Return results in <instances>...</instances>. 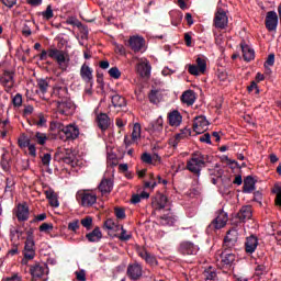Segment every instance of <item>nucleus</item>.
Masks as SVG:
<instances>
[{
  "label": "nucleus",
  "mask_w": 281,
  "mask_h": 281,
  "mask_svg": "<svg viewBox=\"0 0 281 281\" xmlns=\"http://www.w3.org/2000/svg\"><path fill=\"white\" fill-rule=\"evenodd\" d=\"M37 117L38 120L36 119L33 120V124H35V126H40V127L47 126V119H45V115H43V113H40Z\"/></svg>",
  "instance_id": "nucleus-41"
},
{
  "label": "nucleus",
  "mask_w": 281,
  "mask_h": 281,
  "mask_svg": "<svg viewBox=\"0 0 281 281\" xmlns=\"http://www.w3.org/2000/svg\"><path fill=\"white\" fill-rule=\"evenodd\" d=\"M50 161H52V154L46 153V154H44V155L42 156V164H43V166L48 167L49 164H50Z\"/></svg>",
  "instance_id": "nucleus-56"
},
{
  "label": "nucleus",
  "mask_w": 281,
  "mask_h": 281,
  "mask_svg": "<svg viewBox=\"0 0 281 281\" xmlns=\"http://www.w3.org/2000/svg\"><path fill=\"white\" fill-rule=\"evenodd\" d=\"M18 143L20 148H29L32 145L30 139H19Z\"/></svg>",
  "instance_id": "nucleus-60"
},
{
  "label": "nucleus",
  "mask_w": 281,
  "mask_h": 281,
  "mask_svg": "<svg viewBox=\"0 0 281 281\" xmlns=\"http://www.w3.org/2000/svg\"><path fill=\"white\" fill-rule=\"evenodd\" d=\"M98 189L102 194H111L113 192V180L103 178Z\"/></svg>",
  "instance_id": "nucleus-25"
},
{
  "label": "nucleus",
  "mask_w": 281,
  "mask_h": 281,
  "mask_svg": "<svg viewBox=\"0 0 281 281\" xmlns=\"http://www.w3.org/2000/svg\"><path fill=\"white\" fill-rule=\"evenodd\" d=\"M67 125H64L60 122H54L50 124V128H56L59 133V137H63V128H66Z\"/></svg>",
  "instance_id": "nucleus-51"
},
{
  "label": "nucleus",
  "mask_w": 281,
  "mask_h": 281,
  "mask_svg": "<svg viewBox=\"0 0 281 281\" xmlns=\"http://www.w3.org/2000/svg\"><path fill=\"white\" fill-rule=\"evenodd\" d=\"M29 155H31V157H36V146H34V144L30 145Z\"/></svg>",
  "instance_id": "nucleus-64"
},
{
  "label": "nucleus",
  "mask_w": 281,
  "mask_h": 281,
  "mask_svg": "<svg viewBox=\"0 0 281 281\" xmlns=\"http://www.w3.org/2000/svg\"><path fill=\"white\" fill-rule=\"evenodd\" d=\"M14 186H15L14 179L7 178L4 192H12L14 190Z\"/></svg>",
  "instance_id": "nucleus-50"
},
{
  "label": "nucleus",
  "mask_w": 281,
  "mask_h": 281,
  "mask_svg": "<svg viewBox=\"0 0 281 281\" xmlns=\"http://www.w3.org/2000/svg\"><path fill=\"white\" fill-rule=\"evenodd\" d=\"M104 229L113 231V229H120V225L115 223L112 218H108L103 224Z\"/></svg>",
  "instance_id": "nucleus-39"
},
{
  "label": "nucleus",
  "mask_w": 281,
  "mask_h": 281,
  "mask_svg": "<svg viewBox=\"0 0 281 281\" xmlns=\"http://www.w3.org/2000/svg\"><path fill=\"white\" fill-rule=\"evenodd\" d=\"M266 29L268 32H276L278 30V13L276 11H269L266 14Z\"/></svg>",
  "instance_id": "nucleus-14"
},
{
  "label": "nucleus",
  "mask_w": 281,
  "mask_h": 281,
  "mask_svg": "<svg viewBox=\"0 0 281 281\" xmlns=\"http://www.w3.org/2000/svg\"><path fill=\"white\" fill-rule=\"evenodd\" d=\"M0 85L8 87V89H12V87H14V71L3 70L0 76Z\"/></svg>",
  "instance_id": "nucleus-16"
},
{
  "label": "nucleus",
  "mask_w": 281,
  "mask_h": 281,
  "mask_svg": "<svg viewBox=\"0 0 281 281\" xmlns=\"http://www.w3.org/2000/svg\"><path fill=\"white\" fill-rule=\"evenodd\" d=\"M207 69V61L201 57L196 58V65H189L188 71L191 76H201Z\"/></svg>",
  "instance_id": "nucleus-8"
},
{
  "label": "nucleus",
  "mask_w": 281,
  "mask_h": 281,
  "mask_svg": "<svg viewBox=\"0 0 281 281\" xmlns=\"http://www.w3.org/2000/svg\"><path fill=\"white\" fill-rule=\"evenodd\" d=\"M15 216L20 222L27 221V218H30V207L27 204H19Z\"/></svg>",
  "instance_id": "nucleus-23"
},
{
  "label": "nucleus",
  "mask_w": 281,
  "mask_h": 281,
  "mask_svg": "<svg viewBox=\"0 0 281 281\" xmlns=\"http://www.w3.org/2000/svg\"><path fill=\"white\" fill-rule=\"evenodd\" d=\"M79 136H80V128H78L77 125L69 124L63 128V134L60 136V139H64V142H69V140L78 139Z\"/></svg>",
  "instance_id": "nucleus-6"
},
{
  "label": "nucleus",
  "mask_w": 281,
  "mask_h": 281,
  "mask_svg": "<svg viewBox=\"0 0 281 281\" xmlns=\"http://www.w3.org/2000/svg\"><path fill=\"white\" fill-rule=\"evenodd\" d=\"M140 159L144 164H153V156H150L148 153H144Z\"/></svg>",
  "instance_id": "nucleus-59"
},
{
  "label": "nucleus",
  "mask_w": 281,
  "mask_h": 281,
  "mask_svg": "<svg viewBox=\"0 0 281 281\" xmlns=\"http://www.w3.org/2000/svg\"><path fill=\"white\" fill-rule=\"evenodd\" d=\"M86 238L89 243H100L102 240V231L97 226L92 232L86 234Z\"/></svg>",
  "instance_id": "nucleus-29"
},
{
  "label": "nucleus",
  "mask_w": 281,
  "mask_h": 281,
  "mask_svg": "<svg viewBox=\"0 0 281 281\" xmlns=\"http://www.w3.org/2000/svg\"><path fill=\"white\" fill-rule=\"evenodd\" d=\"M150 61L145 59L136 65V71L140 78H150Z\"/></svg>",
  "instance_id": "nucleus-18"
},
{
  "label": "nucleus",
  "mask_w": 281,
  "mask_h": 281,
  "mask_svg": "<svg viewBox=\"0 0 281 281\" xmlns=\"http://www.w3.org/2000/svg\"><path fill=\"white\" fill-rule=\"evenodd\" d=\"M148 98L151 104H159L164 95L161 94L160 90H151L148 94Z\"/></svg>",
  "instance_id": "nucleus-34"
},
{
  "label": "nucleus",
  "mask_w": 281,
  "mask_h": 281,
  "mask_svg": "<svg viewBox=\"0 0 281 281\" xmlns=\"http://www.w3.org/2000/svg\"><path fill=\"white\" fill-rule=\"evenodd\" d=\"M238 243V229L232 228L227 232L224 238V249H234Z\"/></svg>",
  "instance_id": "nucleus-10"
},
{
  "label": "nucleus",
  "mask_w": 281,
  "mask_h": 281,
  "mask_svg": "<svg viewBox=\"0 0 281 281\" xmlns=\"http://www.w3.org/2000/svg\"><path fill=\"white\" fill-rule=\"evenodd\" d=\"M133 238V235L126 234V229H124V226H121V234L119 236V239L122 240V243H126L127 240H131Z\"/></svg>",
  "instance_id": "nucleus-46"
},
{
  "label": "nucleus",
  "mask_w": 281,
  "mask_h": 281,
  "mask_svg": "<svg viewBox=\"0 0 281 281\" xmlns=\"http://www.w3.org/2000/svg\"><path fill=\"white\" fill-rule=\"evenodd\" d=\"M75 276L78 281H87V271L85 269L76 271Z\"/></svg>",
  "instance_id": "nucleus-55"
},
{
  "label": "nucleus",
  "mask_w": 281,
  "mask_h": 281,
  "mask_svg": "<svg viewBox=\"0 0 281 281\" xmlns=\"http://www.w3.org/2000/svg\"><path fill=\"white\" fill-rule=\"evenodd\" d=\"M192 135V131L188 127H184L183 130L180 131V133L177 134V139H188Z\"/></svg>",
  "instance_id": "nucleus-43"
},
{
  "label": "nucleus",
  "mask_w": 281,
  "mask_h": 281,
  "mask_svg": "<svg viewBox=\"0 0 281 281\" xmlns=\"http://www.w3.org/2000/svg\"><path fill=\"white\" fill-rule=\"evenodd\" d=\"M142 137V125L139 123L134 124L133 132H132V140L135 142Z\"/></svg>",
  "instance_id": "nucleus-37"
},
{
  "label": "nucleus",
  "mask_w": 281,
  "mask_h": 281,
  "mask_svg": "<svg viewBox=\"0 0 281 281\" xmlns=\"http://www.w3.org/2000/svg\"><path fill=\"white\" fill-rule=\"evenodd\" d=\"M127 47L134 52V54H144L146 52V40L139 35H133L127 41Z\"/></svg>",
  "instance_id": "nucleus-5"
},
{
  "label": "nucleus",
  "mask_w": 281,
  "mask_h": 281,
  "mask_svg": "<svg viewBox=\"0 0 281 281\" xmlns=\"http://www.w3.org/2000/svg\"><path fill=\"white\" fill-rule=\"evenodd\" d=\"M76 199L82 207H91L98 202V195L91 193L89 190H79L76 193Z\"/></svg>",
  "instance_id": "nucleus-3"
},
{
  "label": "nucleus",
  "mask_w": 281,
  "mask_h": 281,
  "mask_svg": "<svg viewBox=\"0 0 281 281\" xmlns=\"http://www.w3.org/2000/svg\"><path fill=\"white\" fill-rule=\"evenodd\" d=\"M69 232H78L80 229V221L75 220L68 224Z\"/></svg>",
  "instance_id": "nucleus-54"
},
{
  "label": "nucleus",
  "mask_w": 281,
  "mask_h": 281,
  "mask_svg": "<svg viewBox=\"0 0 281 281\" xmlns=\"http://www.w3.org/2000/svg\"><path fill=\"white\" fill-rule=\"evenodd\" d=\"M47 56L48 58L56 60L61 71H67V68L69 67V58L65 55V50L58 48H49L48 50L43 49L40 54V60H47Z\"/></svg>",
  "instance_id": "nucleus-1"
},
{
  "label": "nucleus",
  "mask_w": 281,
  "mask_h": 281,
  "mask_svg": "<svg viewBox=\"0 0 281 281\" xmlns=\"http://www.w3.org/2000/svg\"><path fill=\"white\" fill-rule=\"evenodd\" d=\"M209 126H210V122L207 121V119L205 116L200 115L194 119L193 131L198 135L205 133V131H207Z\"/></svg>",
  "instance_id": "nucleus-11"
},
{
  "label": "nucleus",
  "mask_w": 281,
  "mask_h": 281,
  "mask_svg": "<svg viewBox=\"0 0 281 281\" xmlns=\"http://www.w3.org/2000/svg\"><path fill=\"white\" fill-rule=\"evenodd\" d=\"M276 63V55L270 54L265 63V67H273Z\"/></svg>",
  "instance_id": "nucleus-58"
},
{
  "label": "nucleus",
  "mask_w": 281,
  "mask_h": 281,
  "mask_svg": "<svg viewBox=\"0 0 281 281\" xmlns=\"http://www.w3.org/2000/svg\"><path fill=\"white\" fill-rule=\"evenodd\" d=\"M54 229V224L52 223H43L40 226V232H43L44 234H49Z\"/></svg>",
  "instance_id": "nucleus-47"
},
{
  "label": "nucleus",
  "mask_w": 281,
  "mask_h": 281,
  "mask_svg": "<svg viewBox=\"0 0 281 281\" xmlns=\"http://www.w3.org/2000/svg\"><path fill=\"white\" fill-rule=\"evenodd\" d=\"M145 262H147V265H150L151 267H155V265H157V259H155V257L153 256H148L146 259H145Z\"/></svg>",
  "instance_id": "nucleus-63"
},
{
  "label": "nucleus",
  "mask_w": 281,
  "mask_h": 281,
  "mask_svg": "<svg viewBox=\"0 0 281 281\" xmlns=\"http://www.w3.org/2000/svg\"><path fill=\"white\" fill-rule=\"evenodd\" d=\"M200 142L202 144H212V136L210 133H205L204 135L200 136Z\"/></svg>",
  "instance_id": "nucleus-57"
},
{
  "label": "nucleus",
  "mask_w": 281,
  "mask_h": 281,
  "mask_svg": "<svg viewBox=\"0 0 281 281\" xmlns=\"http://www.w3.org/2000/svg\"><path fill=\"white\" fill-rule=\"evenodd\" d=\"M179 251L183 256H196V254H199V246L194 245L192 241H182Z\"/></svg>",
  "instance_id": "nucleus-12"
},
{
  "label": "nucleus",
  "mask_w": 281,
  "mask_h": 281,
  "mask_svg": "<svg viewBox=\"0 0 281 281\" xmlns=\"http://www.w3.org/2000/svg\"><path fill=\"white\" fill-rule=\"evenodd\" d=\"M228 220L229 217L227 213H225V211H221L209 225V229H223V227L227 225Z\"/></svg>",
  "instance_id": "nucleus-9"
},
{
  "label": "nucleus",
  "mask_w": 281,
  "mask_h": 281,
  "mask_svg": "<svg viewBox=\"0 0 281 281\" xmlns=\"http://www.w3.org/2000/svg\"><path fill=\"white\" fill-rule=\"evenodd\" d=\"M12 104L15 109L23 105V95L21 93H16L12 99Z\"/></svg>",
  "instance_id": "nucleus-44"
},
{
  "label": "nucleus",
  "mask_w": 281,
  "mask_h": 281,
  "mask_svg": "<svg viewBox=\"0 0 281 281\" xmlns=\"http://www.w3.org/2000/svg\"><path fill=\"white\" fill-rule=\"evenodd\" d=\"M11 159L8 154L1 155L0 166L4 172H10L12 166L10 165Z\"/></svg>",
  "instance_id": "nucleus-35"
},
{
  "label": "nucleus",
  "mask_w": 281,
  "mask_h": 281,
  "mask_svg": "<svg viewBox=\"0 0 281 281\" xmlns=\"http://www.w3.org/2000/svg\"><path fill=\"white\" fill-rule=\"evenodd\" d=\"M241 52L244 60L249 63L250 60H254L256 57V53L254 52V48H250L249 45H247L245 42L240 43Z\"/></svg>",
  "instance_id": "nucleus-26"
},
{
  "label": "nucleus",
  "mask_w": 281,
  "mask_h": 281,
  "mask_svg": "<svg viewBox=\"0 0 281 281\" xmlns=\"http://www.w3.org/2000/svg\"><path fill=\"white\" fill-rule=\"evenodd\" d=\"M267 273V267L259 265L256 267L255 269V276H257V278H260L261 276H265Z\"/></svg>",
  "instance_id": "nucleus-53"
},
{
  "label": "nucleus",
  "mask_w": 281,
  "mask_h": 281,
  "mask_svg": "<svg viewBox=\"0 0 281 281\" xmlns=\"http://www.w3.org/2000/svg\"><path fill=\"white\" fill-rule=\"evenodd\" d=\"M29 268L32 280H38L43 278V276H45V270L47 269V266L35 262L33 265H30Z\"/></svg>",
  "instance_id": "nucleus-13"
},
{
  "label": "nucleus",
  "mask_w": 281,
  "mask_h": 281,
  "mask_svg": "<svg viewBox=\"0 0 281 281\" xmlns=\"http://www.w3.org/2000/svg\"><path fill=\"white\" fill-rule=\"evenodd\" d=\"M251 216H254L251 206H243L238 213V218L241 221V223H245V221H249Z\"/></svg>",
  "instance_id": "nucleus-32"
},
{
  "label": "nucleus",
  "mask_w": 281,
  "mask_h": 281,
  "mask_svg": "<svg viewBox=\"0 0 281 281\" xmlns=\"http://www.w3.org/2000/svg\"><path fill=\"white\" fill-rule=\"evenodd\" d=\"M80 77L87 85H93V68L85 63L80 68Z\"/></svg>",
  "instance_id": "nucleus-15"
},
{
  "label": "nucleus",
  "mask_w": 281,
  "mask_h": 281,
  "mask_svg": "<svg viewBox=\"0 0 281 281\" xmlns=\"http://www.w3.org/2000/svg\"><path fill=\"white\" fill-rule=\"evenodd\" d=\"M112 105L114 109H124L126 106V99L120 94L112 95Z\"/></svg>",
  "instance_id": "nucleus-33"
},
{
  "label": "nucleus",
  "mask_w": 281,
  "mask_h": 281,
  "mask_svg": "<svg viewBox=\"0 0 281 281\" xmlns=\"http://www.w3.org/2000/svg\"><path fill=\"white\" fill-rule=\"evenodd\" d=\"M168 122L170 126H175V124H177V110H172L168 114Z\"/></svg>",
  "instance_id": "nucleus-52"
},
{
  "label": "nucleus",
  "mask_w": 281,
  "mask_h": 281,
  "mask_svg": "<svg viewBox=\"0 0 281 281\" xmlns=\"http://www.w3.org/2000/svg\"><path fill=\"white\" fill-rule=\"evenodd\" d=\"M147 133H161L164 131V117L159 116L156 121L150 122L146 127Z\"/></svg>",
  "instance_id": "nucleus-22"
},
{
  "label": "nucleus",
  "mask_w": 281,
  "mask_h": 281,
  "mask_svg": "<svg viewBox=\"0 0 281 281\" xmlns=\"http://www.w3.org/2000/svg\"><path fill=\"white\" fill-rule=\"evenodd\" d=\"M63 154L64 164H68V166H72L74 168L76 166V154H74V151L69 148L64 149Z\"/></svg>",
  "instance_id": "nucleus-31"
},
{
  "label": "nucleus",
  "mask_w": 281,
  "mask_h": 281,
  "mask_svg": "<svg viewBox=\"0 0 281 281\" xmlns=\"http://www.w3.org/2000/svg\"><path fill=\"white\" fill-rule=\"evenodd\" d=\"M245 247H246V254H254V251L258 249V237L254 235H251L250 237H247Z\"/></svg>",
  "instance_id": "nucleus-27"
},
{
  "label": "nucleus",
  "mask_w": 281,
  "mask_h": 281,
  "mask_svg": "<svg viewBox=\"0 0 281 281\" xmlns=\"http://www.w3.org/2000/svg\"><path fill=\"white\" fill-rule=\"evenodd\" d=\"M109 75H110L111 78H114V80H117L122 76V72L120 71L119 67H112L109 70Z\"/></svg>",
  "instance_id": "nucleus-48"
},
{
  "label": "nucleus",
  "mask_w": 281,
  "mask_h": 281,
  "mask_svg": "<svg viewBox=\"0 0 281 281\" xmlns=\"http://www.w3.org/2000/svg\"><path fill=\"white\" fill-rule=\"evenodd\" d=\"M203 276H204V280H216V270L210 267L204 270Z\"/></svg>",
  "instance_id": "nucleus-38"
},
{
  "label": "nucleus",
  "mask_w": 281,
  "mask_h": 281,
  "mask_svg": "<svg viewBox=\"0 0 281 281\" xmlns=\"http://www.w3.org/2000/svg\"><path fill=\"white\" fill-rule=\"evenodd\" d=\"M36 256V243L34 240H25L24 258L26 260H34Z\"/></svg>",
  "instance_id": "nucleus-20"
},
{
  "label": "nucleus",
  "mask_w": 281,
  "mask_h": 281,
  "mask_svg": "<svg viewBox=\"0 0 281 281\" xmlns=\"http://www.w3.org/2000/svg\"><path fill=\"white\" fill-rule=\"evenodd\" d=\"M213 23L217 30H225V27H227V24L229 23L227 12H225L222 8H218L215 12Z\"/></svg>",
  "instance_id": "nucleus-7"
},
{
  "label": "nucleus",
  "mask_w": 281,
  "mask_h": 281,
  "mask_svg": "<svg viewBox=\"0 0 281 281\" xmlns=\"http://www.w3.org/2000/svg\"><path fill=\"white\" fill-rule=\"evenodd\" d=\"M81 225L82 227H86V229H91L93 225V217L86 216L85 218L81 220Z\"/></svg>",
  "instance_id": "nucleus-45"
},
{
  "label": "nucleus",
  "mask_w": 281,
  "mask_h": 281,
  "mask_svg": "<svg viewBox=\"0 0 281 281\" xmlns=\"http://www.w3.org/2000/svg\"><path fill=\"white\" fill-rule=\"evenodd\" d=\"M256 190V180H254V177L247 176L244 179V192L245 194H251Z\"/></svg>",
  "instance_id": "nucleus-28"
},
{
  "label": "nucleus",
  "mask_w": 281,
  "mask_h": 281,
  "mask_svg": "<svg viewBox=\"0 0 281 281\" xmlns=\"http://www.w3.org/2000/svg\"><path fill=\"white\" fill-rule=\"evenodd\" d=\"M42 16L45 19V21H50V19H54V10L52 9V4L46 7V10L42 12Z\"/></svg>",
  "instance_id": "nucleus-40"
},
{
  "label": "nucleus",
  "mask_w": 281,
  "mask_h": 281,
  "mask_svg": "<svg viewBox=\"0 0 281 281\" xmlns=\"http://www.w3.org/2000/svg\"><path fill=\"white\" fill-rule=\"evenodd\" d=\"M182 104H187V106H192L194 102H196V93L193 90H187L182 93L180 98Z\"/></svg>",
  "instance_id": "nucleus-24"
},
{
  "label": "nucleus",
  "mask_w": 281,
  "mask_h": 281,
  "mask_svg": "<svg viewBox=\"0 0 281 281\" xmlns=\"http://www.w3.org/2000/svg\"><path fill=\"white\" fill-rule=\"evenodd\" d=\"M142 265L135 262L127 267V276L131 280H139L142 277Z\"/></svg>",
  "instance_id": "nucleus-21"
},
{
  "label": "nucleus",
  "mask_w": 281,
  "mask_h": 281,
  "mask_svg": "<svg viewBox=\"0 0 281 281\" xmlns=\"http://www.w3.org/2000/svg\"><path fill=\"white\" fill-rule=\"evenodd\" d=\"M26 3L33 8H38V5L43 4V0H26Z\"/></svg>",
  "instance_id": "nucleus-61"
},
{
  "label": "nucleus",
  "mask_w": 281,
  "mask_h": 281,
  "mask_svg": "<svg viewBox=\"0 0 281 281\" xmlns=\"http://www.w3.org/2000/svg\"><path fill=\"white\" fill-rule=\"evenodd\" d=\"M114 214L120 221H124V218H126V211H124L122 207H115Z\"/></svg>",
  "instance_id": "nucleus-49"
},
{
  "label": "nucleus",
  "mask_w": 281,
  "mask_h": 281,
  "mask_svg": "<svg viewBox=\"0 0 281 281\" xmlns=\"http://www.w3.org/2000/svg\"><path fill=\"white\" fill-rule=\"evenodd\" d=\"M33 139L40 144V146H45V142H47V134L36 132L33 136Z\"/></svg>",
  "instance_id": "nucleus-36"
},
{
  "label": "nucleus",
  "mask_w": 281,
  "mask_h": 281,
  "mask_svg": "<svg viewBox=\"0 0 281 281\" xmlns=\"http://www.w3.org/2000/svg\"><path fill=\"white\" fill-rule=\"evenodd\" d=\"M234 262H236V255H234L232 250H228V248H225L220 254V258L217 259V267H220V269H229Z\"/></svg>",
  "instance_id": "nucleus-4"
},
{
  "label": "nucleus",
  "mask_w": 281,
  "mask_h": 281,
  "mask_svg": "<svg viewBox=\"0 0 281 281\" xmlns=\"http://www.w3.org/2000/svg\"><path fill=\"white\" fill-rule=\"evenodd\" d=\"M57 109L61 115H70V113L76 109V105L71 100L58 101Z\"/></svg>",
  "instance_id": "nucleus-17"
},
{
  "label": "nucleus",
  "mask_w": 281,
  "mask_h": 281,
  "mask_svg": "<svg viewBox=\"0 0 281 281\" xmlns=\"http://www.w3.org/2000/svg\"><path fill=\"white\" fill-rule=\"evenodd\" d=\"M37 87H38L41 93H47V89L49 88V82H47V80H45V79H38Z\"/></svg>",
  "instance_id": "nucleus-42"
},
{
  "label": "nucleus",
  "mask_w": 281,
  "mask_h": 281,
  "mask_svg": "<svg viewBox=\"0 0 281 281\" xmlns=\"http://www.w3.org/2000/svg\"><path fill=\"white\" fill-rule=\"evenodd\" d=\"M1 2L7 8H14V5H16V0H1Z\"/></svg>",
  "instance_id": "nucleus-62"
},
{
  "label": "nucleus",
  "mask_w": 281,
  "mask_h": 281,
  "mask_svg": "<svg viewBox=\"0 0 281 281\" xmlns=\"http://www.w3.org/2000/svg\"><path fill=\"white\" fill-rule=\"evenodd\" d=\"M210 157L207 155L202 154L201 151H194L191 156V159L187 162V168L196 177H201V170L205 168V164H207Z\"/></svg>",
  "instance_id": "nucleus-2"
},
{
  "label": "nucleus",
  "mask_w": 281,
  "mask_h": 281,
  "mask_svg": "<svg viewBox=\"0 0 281 281\" xmlns=\"http://www.w3.org/2000/svg\"><path fill=\"white\" fill-rule=\"evenodd\" d=\"M168 203V198L164 194L156 195L153 200V207L154 210H164L166 204Z\"/></svg>",
  "instance_id": "nucleus-30"
},
{
  "label": "nucleus",
  "mask_w": 281,
  "mask_h": 281,
  "mask_svg": "<svg viewBox=\"0 0 281 281\" xmlns=\"http://www.w3.org/2000/svg\"><path fill=\"white\" fill-rule=\"evenodd\" d=\"M95 121H97V126L102 132L109 130V127L111 126V117H109L108 113L98 114Z\"/></svg>",
  "instance_id": "nucleus-19"
}]
</instances>
